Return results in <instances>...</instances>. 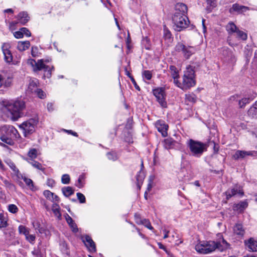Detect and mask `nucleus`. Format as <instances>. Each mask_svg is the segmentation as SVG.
Segmentation results:
<instances>
[{
    "label": "nucleus",
    "instance_id": "f8f14e48",
    "mask_svg": "<svg viewBox=\"0 0 257 257\" xmlns=\"http://www.w3.org/2000/svg\"><path fill=\"white\" fill-rule=\"evenodd\" d=\"M175 50L178 52H182L186 59H189L195 52V49L194 47L186 46L181 43H178L176 45Z\"/></svg>",
    "mask_w": 257,
    "mask_h": 257
},
{
    "label": "nucleus",
    "instance_id": "9d476101",
    "mask_svg": "<svg viewBox=\"0 0 257 257\" xmlns=\"http://www.w3.org/2000/svg\"><path fill=\"white\" fill-rule=\"evenodd\" d=\"M256 96V94L253 91H249L241 98L239 97L238 95H236L231 96L230 99L231 101H238L239 107L242 108L244 107L246 104L249 103Z\"/></svg>",
    "mask_w": 257,
    "mask_h": 257
},
{
    "label": "nucleus",
    "instance_id": "72a5a7b5",
    "mask_svg": "<svg viewBox=\"0 0 257 257\" xmlns=\"http://www.w3.org/2000/svg\"><path fill=\"white\" fill-rule=\"evenodd\" d=\"M61 190L63 195L66 197L73 194L74 192V189L70 186L64 187L62 188Z\"/></svg>",
    "mask_w": 257,
    "mask_h": 257
},
{
    "label": "nucleus",
    "instance_id": "c9c22d12",
    "mask_svg": "<svg viewBox=\"0 0 257 257\" xmlns=\"http://www.w3.org/2000/svg\"><path fill=\"white\" fill-rule=\"evenodd\" d=\"M248 114L252 117L257 116V100L249 109Z\"/></svg>",
    "mask_w": 257,
    "mask_h": 257
},
{
    "label": "nucleus",
    "instance_id": "aec40b11",
    "mask_svg": "<svg viewBox=\"0 0 257 257\" xmlns=\"http://www.w3.org/2000/svg\"><path fill=\"white\" fill-rule=\"evenodd\" d=\"M43 195L47 199L51 201L54 203L59 202L60 201L59 197L49 190H45L43 192Z\"/></svg>",
    "mask_w": 257,
    "mask_h": 257
},
{
    "label": "nucleus",
    "instance_id": "4d7b16f0",
    "mask_svg": "<svg viewBox=\"0 0 257 257\" xmlns=\"http://www.w3.org/2000/svg\"><path fill=\"white\" fill-rule=\"evenodd\" d=\"M47 109L50 112L53 111L55 110L54 103L52 102H48L47 104Z\"/></svg>",
    "mask_w": 257,
    "mask_h": 257
},
{
    "label": "nucleus",
    "instance_id": "a19ab883",
    "mask_svg": "<svg viewBox=\"0 0 257 257\" xmlns=\"http://www.w3.org/2000/svg\"><path fill=\"white\" fill-rule=\"evenodd\" d=\"M29 159L33 160L36 159L37 157V150L36 149H31L28 153Z\"/></svg>",
    "mask_w": 257,
    "mask_h": 257
},
{
    "label": "nucleus",
    "instance_id": "ea45409f",
    "mask_svg": "<svg viewBox=\"0 0 257 257\" xmlns=\"http://www.w3.org/2000/svg\"><path fill=\"white\" fill-rule=\"evenodd\" d=\"M32 225L33 228L36 230L38 231L39 233H43L42 228L41 227V224L39 221L37 220H35L32 222Z\"/></svg>",
    "mask_w": 257,
    "mask_h": 257
},
{
    "label": "nucleus",
    "instance_id": "cd10ccee",
    "mask_svg": "<svg viewBox=\"0 0 257 257\" xmlns=\"http://www.w3.org/2000/svg\"><path fill=\"white\" fill-rule=\"evenodd\" d=\"M6 163L9 166V167L13 171V173L19 178L21 176L19 169L15 165V163L13 162L11 160H7L5 161Z\"/></svg>",
    "mask_w": 257,
    "mask_h": 257
},
{
    "label": "nucleus",
    "instance_id": "0eeeda50",
    "mask_svg": "<svg viewBox=\"0 0 257 257\" xmlns=\"http://www.w3.org/2000/svg\"><path fill=\"white\" fill-rule=\"evenodd\" d=\"M172 21L175 27V29L177 31H181L186 28L189 24V21L186 15H180L174 14L172 17Z\"/></svg>",
    "mask_w": 257,
    "mask_h": 257
},
{
    "label": "nucleus",
    "instance_id": "4be33fe9",
    "mask_svg": "<svg viewBox=\"0 0 257 257\" xmlns=\"http://www.w3.org/2000/svg\"><path fill=\"white\" fill-rule=\"evenodd\" d=\"M39 81L37 79H31L28 88V92L33 94L35 90L38 89Z\"/></svg>",
    "mask_w": 257,
    "mask_h": 257
},
{
    "label": "nucleus",
    "instance_id": "bb28decb",
    "mask_svg": "<svg viewBox=\"0 0 257 257\" xmlns=\"http://www.w3.org/2000/svg\"><path fill=\"white\" fill-rule=\"evenodd\" d=\"M249 9L247 7L240 6L237 4H233L231 8L229 10V12L232 13L233 12H237L238 13H240L242 12H245L248 10Z\"/></svg>",
    "mask_w": 257,
    "mask_h": 257
},
{
    "label": "nucleus",
    "instance_id": "dca6fc26",
    "mask_svg": "<svg viewBox=\"0 0 257 257\" xmlns=\"http://www.w3.org/2000/svg\"><path fill=\"white\" fill-rule=\"evenodd\" d=\"M82 241L90 251H96V246L95 242L91 237L88 235H85L81 237Z\"/></svg>",
    "mask_w": 257,
    "mask_h": 257
},
{
    "label": "nucleus",
    "instance_id": "a211bd4d",
    "mask_svg": "<svg viewBox=\"0 0 257 257\" xmlns=\"http://www.w3.org/2000/svg\"><path fill=\"white\" fill-rule=\"evenodd\" d=\"M246 156H250L252 157H257V151H237L233 155L235 159L237 160L239 158H243Z\"/></svg>",
    "mask_w": 257,
    "mask_h": 257
},
{
    "label": "nucleus",
    "instance_id": "6ab92c4d",
    "mask_svg": "<svg viewBox=\"0 0 257 257\" xmlns=\"http://www.w3.org/2000/svg\"><path fill=\"white\" fill-rule=\"evenodd\" d=\"M244 243L249 251H257V239L251 237L245 240Z\"/></svg>",
    "mask_w": 257,
    "mask_h": 257
},
{
    "label": "nucleus",
    "instance_id": "774afa93",
    "mask_svg": "<svg viewBox=\"0 0 257 257\" xmlns=\"http://www.w3.org/2000/svg\"><path fill=\"white\" fill-rule=\"evenodd\" d=\"M229 56L230 57V61L231 63H233L235 61V57L234 55L232 54V52H231L229 53Z\"/></svg>",
    "mask_w": 257,
    "mask_h": 257
},
{
    "label": "nucleus",
    "instance_id": "9b49d317",
    "mask_svg": "<svg viewBox=\"0 0 257 257\" xmlns=\"http://www.w3.org/2000/svg\"><path fill=\"white\" fill-rule=\"evenodd\" d=\"M153 93L160 105L162 107H167V103L166 100L165 89L163 87H157L153 90Z\"/></svg>",
    "mask_w": 257,
    "mask_h": 257
},
{
    "label": "nucleus",
    "instance_id": "de8ad7c7",
    "mask_svg": "<svg viewBox=\"0 0 257 257\" xmlns=\"http://www.w3.org/2000/svg\"><path fill=\"white\" fill-rule=\"evenodd\" d=\"M9 211L12 213H16L18 211V208L15 204H10L8 206Z\"/></svg>",
    "mask_w": 257,
    "mask_h": 257
},
{
    "label": "nucleus",
    "instance_id": "79ce46f5",
    "mask_svg": "<svg viewBox=\"0 0 257 257\" xmlns=\"http://www.w3.org/2000/svg\"><path fill=\"white\" fill-rule=\"evenodd\" d=\"M235 34L238 38L242 40H245L247 39V34L244 32L239 30L238 29L235 32Z\"/></svg>",
    "mask_w": 257,
    "mask_h": 257
},
{
    "label": "nucleus",
    "instance_id": "c85d7f7f",
    "mask_svg": "<svg viewBox=\"0 0 257 257\" xmlns=\"http://www.w3.org/2000/svg\"><path fill=\"white\" fill-rule=\"evenodd\" d=\"M237 30L238 28L236 25L232 22H229L226 26V30L230 36L233 33H235Z\"/></svg>",
    "mask_w": 257,
    "mask_h": 257
},
{
    "label": "nucleus",
    "instance_id": "473e14b6",
    "mask_svg": "<svg viewBox=\"0 0 257 257\" xmlns=\"http://www.w3.org/2000/svg\"><path fill=\"white\" fill-rule=\"evenodd\" d=\"M233 231L236 234L240 236H243L245 232L241 224H236L233 228Z\"/></svg>",
    "mask_w": 257,
    "mask_h": 257
},
{
    "label": "nucleus",
    "instance_id": "a18cd8bd",
    "mask_svg": "<svg viewBox=\"0 0 257 257\" xmlns=\"http://www.w3.org/2000/svg\"><path fill=\"white\" fill-rule=\"evenodd\" d=\"M29 230H30V229L23 225H20L19 226L18 231L20 234H26V233H27Z\"/></svg>",
    "mask_w": 257,
    "mask_h": 257
},
{
    "label": "nucleus",
    "instance_id": "bf43d9fd",
    "mask_svg": "<svg viewBox=\"0 0 257 257\" xmlns=\"http://www.w3.org/2000/svg\"><path fill=\"white\" fill-rule=\"evenodd\" d=\"M71 229V230L74 232L76 233L78 231V228L77 227V226L75 222H73L72 223L70 224L69 225Z\"/></svg>",
    "mask_w": 257,
    "mask_h": 257
},
{
    "label": "nucleus",
    "instance_id": "09e8293b",
    "mask_svg": "<svg viewBox=\"0 0 257 257\" xmlns=\"http://www.w3.org/2000/svg\"><path fill=\"white\" fill-rule=\"evenodd\" d=\"M32 253L35 257H44V254L41 251L40 249L38 248H35L32 251Z\"/></svg>",
    "mask_w": 257,
    "mask_h": 257
},
{
    "label": "nucleus",
    "instance_id": "5fc2aeb1",
    "mask_svg": "<svg viewBox=\"0 0 257 257\" xmlns=\"http://www.w3.org/2000/svg\"><path fill=\"white\" fill-rule=\"evenodd\" d=\"M36 236L35 234H30L29 236H27L26 240L31 244H34L35 242Z\"/></svg>",
    "mask_w": 257,
    "mask_h": 257
},
{
    "label": "nucleus",
    "instance_id": "ddd939ff",
    "mask_svg": "<svg viewBox=\"0 0 257 257\" xmlns=\"http://www.w3.org/2000/svg\"><path fill=\"white\" fill-rule=\"evenodd\" d=\"M10 48L11 44L9 43H4L2 45L4 60L7 63H10L13 61V56Z\"/></svg>",
    "mask_w": 257,
    "mask_h": 257
},
{
    "label": "nucleus",
    "instance_id": "6e6d98bb",
    "mask_svg": "<svg viewBox=\"0 0 257 257\" xmlns=\"http://www.w3.org/2000/svg\"><path fill=\"white\" fill-rule=\"evenodd\" d=\"M76 195L80 203H84L85 202V197L83 194L78 192L76 194Z\"/></svg>",
    "mask_w": 257,
    "mask_h": 257
},
{
    "label": "nucleus",
    "instance_id": "2f4dec72",
    "mask_svg": "<svg viewBox=\"0 0 257 257\" xmlns=\"http://www.w3.org/2000/svg\"><path fill=\"white\" fill-rule=\"evenodd\" d=\"M8 226V217L7 215L0 213V228H6Z\"/></svg>",
    "mask_w": 257,
    "mask_h": 257
},
{
    "label": "nucleus",
    "instance_id": "864d4df0",
    "mask_svg": "<svg viewBox=\"0 0 257 257\" xmlns=\"http://www.w3.org/2000/svg\"><path fill=\"white\" fill-rule=\"evenodd\" d=\"M185 98L187 100L193 103L195 102L196 99V97L194 94H186Z\"/></svg>",
    "mask_w": 257,
    "mask_h": 257
},
{
    "label": "nucleus",
    "instance_id": "49530a36",
    "mask_svg": "<svg viewBox=\"0 0 257 257\" xmlns=\"http://www.w3.org/2000/svg\"><path fill=\"white\" fill-rule=\"evenodd\" d=\"M84 179L85 176L84 175L82 174L80 175L75 185L79 188H82L83 186V183L82 182V181L84 180Z\"/></svg>",
    "mask_w": 257,
    "mask_h": 257
},
{
    "label": "nucleus",
    "instance_id": "1a4fd4ad",
    "mask_svg": "<svg viewBox=\"0 0 257 257\" xmlns=\"http://www.w3.org/2000/svg\"><path fill=\"white\" fill-rule=\"evenodd\" d=\"M38 122V120L36 118H30L20 125V128L23 130L25 137L34 132Z\"/></svg>",
    "mask_w": 257,
    "mask_h": 257
},
{
    "label": "nucleus",
    "instance_id": "2eb2a0df",
    "mask_svg": "<svg viewBox=\"0 0 257 257\" xmlns=\"http://www.w3.org/2000/svg\"><path fill=\"white\" fill-rule=\"evenodd\" d=\"M237 194L241 196L243 195V192L242 188L240 186L237 185H234L232 188L228 189L225 192L227 199H229L231 197Z\"/></svg>",
    "mask_w": 257,
    "mask_h": 257
},
{
    "label": "nucleus",
    "instance_id": "7ed1b4c3",
    "mask_svg": "<svg viewBox=\"0 0 257 257\" xmlns=\"http://www.w3.org/2000/svg\"><path fill=\"white\" fill-rule=\"evenodd\" d=\"M20 137L17 130L13 125H4L0 126V140L3 143L0 145L4 146V143L12 146L14 144V140Z\"/></svg>",
    "mask_w": 257,
    "mask_h": 257
},
{
    "label": "nucleus",
    "instance_id": "4468645a",
    "mask_svg": "<svg viewBox=\"0 0 257 257\" xmlns=\"http://www.w3.org/2000/svg\"><path fill=\"white\" fill-rule=\"evenodd\" d=\"M163 146L165 149L167 150L175 148L178 149H181L182 148V145L181 143L175 141L171 138H167L164 140L163 142Z\"/></svg>",
    "mask_w": 257,
    "mask_h": 257
},
{
    "label": "nucleus",
    "instance_id": "e2e57ef3",
    "mask_svg": "<svg viewBox=\"0 0 257 257\" xmlns=\"http://www.w3.org/2000/svg\"><path fill=\"white\" fill-rule=\"evenodd\" d=\"M22 32H23V34L24 36L25 35L27 37H30L31 36V32L26 28H22Z\"/></svg>",
    "mask_w": 257,
    "mask_h": 257
},
{
    "label": "nucleus",
    "instance_id": "c03bdc74",
    "mask_svg": "<svg viewBox=\"0 0 257 257\" xmlns=\"http://www.w3.org/2000/svg\"><path fill=\"white\" fill-rule=\"evenodd\" d=\"M141 224L144 225L146 227L148 228V229H149L153 231L154 230V228L151 225L150 221L148 219H143L142 223H141Z\"/></svg>",
    "mask_w": 257,
    "mask_h": 257
},
{
    "label": "nucleus",
    "instance_id": "c756f323",
    "mask_svg": "<svg viewBox=\"0 0 257 257\" xmlns=\"http://www.w3.org/2000/svg\"><path fill=\"white\" fill-rule=\"evenodd\" d=\"M58 203V202H56L53 204L52 206V210L54 215L58 218V219H61V214L60 213V207Z\"/></svg>",
    "mask_w": 257,
    "mask_h": 257
},
{
    "label": "nucleus",
    "instance_id": "e433bc0d",
    "mask_svg": "<svg viewBox=\"0 0 257 257\" xmlns=\"http://www.w3.org/2000/svg\"><path fill=\"white\" fill-rule=\"evenodd\" d=\"M33 94L36 95L38 98L42 99H45L47 97L46 92L40 88H38L36 90L35 92Z\"/></svg>",
    "mask_w": 257,
    "mask_h": 257
},
{
    "label": "nucleus",
    "instance_id": "8fccbe9b",
    "mask_svg": "<svg viewBox=\"0 0 257 257\" xmlns=\"http://www.w3.org/2000/svg\"><path fill=\"white\" fill-rule=\"evenodd\" d=\"M142 75L143 77L148 80H151L152 77V73L149 70L144 71L143 72Z\"/></svg>",
    "mask_w": 257,
    "mask_h": 257
},
{
    "label": "nucleus",
    "instance_id": "37998d69",
    "mask_svg": "<svg viewBox=\"0 0 257 257\" xmlns=\"http://www.w3.org/2000/svg\"><path fill=\"white\" fill-rule=\"evenodd\" d=\"M107 158L111 161H114L118 159V156L116 153L114 152H110L107 154Z\"/></svg>",
    "mask_w": 257,
    "mask_h": 257
},
{
    "label": "nucleus",
    "instance_id": "b1692460",
    "mask_svg": "<svg viewBox=\"0 0 257 257\" xmlns=\"http://www.w3.org/2000/svg\"><path fill=\"white\" fill-rule=\"evenodd\" d=\"M25 160H26L27 162H28L30 164H31L33 167L35 168L41 170L43 172H44L45 171V168L43 167V166L39 162L36 161L34 160H31L29 159L28 158H23Z\"/></svg>",
    "mask_w": 257,
    "mask_h": 257
},
{
    "label": "nucleus",
    "instance_id": "69168bd1",
    "mask_svg": "<svg viewBox=\"0 0 257 257\" xmlns=\"http://www.w3.org/2000/svg\"><path fill=\"white\" fill-rule=\"evenodd\" d=\"M55 184V181L52 179H48L47 180V185L51 187H53Z\"/></svg>",
    "mask_w": 257,
    "mask_h": 257
},
{
    "label": "nucleus",
    "instance_id": "13d9d810",
    "mask_svg": "<svg viewBox=\"0 0 257 257\" xmlns=\"http://www.w3.org/2000/svg\"><path fill=\"white\" fill-rule=\"evenodd\" d=\"M207 5L210 7L209 9L213 8L216 6V0H206Z\"/></svg>",
    "mask_w": 257,
    "mask_h": 257
},
{
    "label": "nucleus",
    "instance_id": "a878e982",
    "mask_svg": "<svg viewBox=\"0 0 257 257\" xmlns=\"http://www.w3.org/2000/svg\"><path fill=\"white\" fill-rule=\"evenodd\" d=\"M29 17L28 14L26 12H22L19 14L17 17V19L19 23L24 25L27 23L29 20Z\"/></svg>",
    "mask_w": 257,
    "mask_h": 257
},
{
    "label": "nucleus",
    "instance_id": "7c9ffc66",
    "mask_svg": "<svg viewBox=\"0 0 257 257\" xmlns=\"http://www.w3.org/2000/svg\"><path fill=\"white\" fill-rule=\"evenodd\" d=\"M30 46L29 41H20L17 45V49L20 51H24L28 49Z\"/></svg>",
    "mask_w": 257,
    "mask_h": 257
},
{
    "label": "nucleus",
    "instance_id": "603ef678",
    "mask_svg": "<svg viewBox=\"0 0 257 257\" xmlns=\"http://www.w3.org/2000/svg\"><path fill=\"white\" fill-rule=\"evenodd\" d=\"M144 177V173L141 172H140L137 175L136 179L138 181V186L139 188H140V183L142 182Z\"/></svg>",
    "mask_w": 257,
    "mask_h": 257
},
{
    "label": "nucleus",
    "instance_id": "680f3d73",
    "mask_svg": "<svg viewBox=\"0 0 257 257\" xmlns=\"http://www.w3.org/2000/svg\"><path fill=\"white\" fill-rule=\"evenodd\" d=\"M64 216H65L66 221L69 225L70 224L72 223L73 222H74V221L73 220V219L68 214L66 213L64 215Z\"/></svg>",
    "mask_w": 257,
    "mask_h": 257
},
{
    "label": "nucleus",
    "instance_id": "4c0bfd02",
    "mask_svg": "<svg viewBox=\"0 0 257 257\" xmlns=\"http://www.w3.org/2000/svg\"><path fill=\"white\" fill-rule=\"evenodd\" d=\"M143 46L147 50H150L151 44L150 39L148 37L143 38L142 42Z\"/></svg>",
    "mask_w": 257,
    "mask_h": 257
},
{
    "label": "nucleus",
    "instance_id": "f257e3e1",
    "mask_svg": "<svg viewBox=\"0 0 257 257\" xmlns=\"http://www.w3.org/2000/svg\"><path fill=\"white\" fill-rule=\"evenodd\" d=\"M2 105L3 111L13 121H17L24 115L26 104L21 98L4 100Z\"/></svg>",
    "mask_w": 257,
    "mask_h": 257
},
{
    "label": "nucleus",
    "instance_id": "423d86ee",
    "mask_svg": "<svg viewBox=\"0 0 257 257\" xmlns=\"http://www.w3.org/2000/svg\"><path fill=\"white\" fill-rule=\"evenodd\" d=\"M49 62V60L48 59H40L36 62L34 59H29L27 63L33 67L35 71L43 69L45 72L43 77L44 78H50L51 76V72L54 69V67L52 66L50 68L49 66L45 64V63H48Z\"/></svg>",
    "mask_w": 257,
    "mask_h": 257
},
{
    "label": "nucleus",
    "instance_id": "20e7f679",
    "mask_svg": "<svg viewBox=\"0 0 257 257\" xmlns=\"http://www.w3.org/2000/svg\"><path fill=\"white\" fill-rule=\"evenodd\" d=\"M195 84L194 68L192 66H188L184 71L182 82L179 81L176 86L185 90L194 86Z\"/></svg>",
    "mask_w": 257,
    "mask_h": 257
},
{
    "label": "nucleus",
    "instance_id": "052dcab7",
    "mask_svg": "<svg viewBox=\"0 0 257 257\" xmlns=\"http://www.w3.org/2000/svg\"><path fill=\"white\" fill-rule=\"evenodd\" d=\"M14 36L15 38L17 39H20L23 38L24 35L23 34V32H22V28L20 30V31L15 32L14 33Z\"/></svg>",
    "mask_w": 257,
    "mask_h": 257
},
{
    "label": "nucleus",
    "instance_id": "6e6552de",
    "mask_svg": "<svg viewBox=\"0 0 257 257\" xmlns=\"http://www.w3.org/2000/svg\"><path fill=\"white\" fill-rule=\"evenodd\" d=\"M14 77L11 73L3 72L0 73V89L6 91L13 85Z\"/></svg>",
    "mask_w": 257,
    "mask_h": 257
},
{
    "label": "nucleus",
    "instance_id": "58836bf2",
    "mask_svg": "<svg viewBox=\"0 0 257 257\" xmlns=\"http://www.w3.org/2000/svg\"><path fill=\"white\" fill-rule=\"evenodd\" d=\"M1 179L3 182L6 187H7L10 190L15 189V186L13 184L11 183L9 180L5 179L4 178L2 177H1Z\"/></svg>",
    "mask_w": 257,
    "mask_h": 257
},
{
    "label": "nucleus",
    "instance_id": "3c124183",
    "mask_svg": "<svg viewBox=\"0 0 257 257\" xmlns=\"http://www.w3.org/2000/svg\"><path fill=\"white\" fill-rule=\"evenodd\" d=\"M70 176L68 174H64L61 177V182L64 184H68L70 183Z\"/></svg>",
    "mask_w": 257,
    "mask_h": 257
},
{
    "label": "nucleus",
    "instance_id": "f03ea898",
    "mask_svg": "<svg viewBox=\"0 0 257 257\" xmlns=\"http://www.w3.org/2000/svg\"><path fill=\"white\" fill-rule=\"evenodd\" d=\"M229 244L223 238L218 241L212 240H203L198 243L195 247L197 252L202 254H207L212 252L216 249L222 251L227 249Z\"/></svg>",
    "mask_w": 257,
    "mask_h": 257
},
{
    "label": "nucleus",
    "instance_id": "412c9836",
    "mask_svg": "<svg viewBox=\"0 0 257 257\" xmlns=\"http://www.w3.org/2000/svg\"><path fill=\"white\" fill-rule=\"evenodd\" d=\"M187 13V7L186 5L183 3H177L175 6V12L174 14L186 15Z\"/></svg>",
    "mask_w": 257,
    "mask_h": 257
},
{
    "label": "nucleus",
    "instance_id": "5701e85b",
    "mask_svg": "<svg viewBox=\"0 0 257 257\" xmlns=\"http://www.w3.org/2000/svg\"><path fill=\"white\" fill-rule=\"evenodd\" d=\"M171 76L174 79V84L177 85L179 78V71L177 68L173 65H171L169 67Z\"/></svg>",
    "mask_w": 257,
    "mask_h": 257
},
{
    "label": "nucleus",
    "instance_id": "f704fd0d",
    "mask_svg": "<svg viewBox=\"0 0 257 257\" xmlns=\"http://www.w3.org/2000/svg\"><path fill=\"white\" fill-rule=\"evenodd\" d=\"M23 179L24 181L25 182L27 186L31 190H35V186L34 185L33 181L30 178H28L25 176H23L22 175L20 176Z\"/></svg>",
    "mask_w": 257,
    "mask_h": 257
},
{
    "label": "nucleus",
    "instance_id": "0e129e2a",
    "mask_svg": "<svg viewBox=\"0 0 257 257\" xmlns=\"http://www.w3.org/2000/svg\"><path fill=\"white\" fill-rule=\"evenodd\" d=\"M135 220L136 222L138 224H141V223H142L143 219H141L139 214H135Z\"/></svg>",
    "mask_w": 257,
    "mask_h": 257
},
{
    "label": "nucleus",
    "instance_id": "393cba45",
    "mask_svg": "<svg viewBox=\"0 0 257 257\" xmlns=\"http://www.w3.org/2000/svg\"><path fill=\"white\" fill-rule=\"evenodd\" d=\"M248 206V202L246 200L240 201L237 204H235L233 206V209L234 211L239 212L243 211Z\"/></svg>",
    "mask_w": 257,
    "mask_h": 257
},
{
    "label": "nucleus",
    "instance_id": "338daca9",
    "mask_svg": "<svg viewBox=\"0 0 257 257\" xmlns=\"http://www.w3.org/2000/svg\"><path fill=\"white\" fill-rule=\"evenodd\" d=\"M64 131L66 132L68 134L73 135V136L78 137V135H77V133L74 132L72 131V130H64Z\"/></svg>",
    "mask_w": 257,
    "mask_h": 257
},
{
    "label": "nucleus",
    "instance_id": "f3484780",
    "mask_svg": "<svg viewBox=\"0 0 257 257\" xmlns=\"http://www.w3.org/2000/svg\"><path fill=\"white\" fill-rule=\"evenodd\" d=\"M155 126L163 137L167 136L168 125L163 120H158L155 122Z\"/></svg>",
    "mask_w": 257,
    "mask_h": 257
},
{
    "label": "nucleus",
    "instance_id": "39448f33",
    "mask_svg": "<svg viewBox=\"0 0 257 257\" xmlns=\"http://www.w3.org/2000/svg\"><path fill=\"white\" fill-rule=\"evenodd\" d=\"M190 154L196 158H200L207 150L208 145L201 142L189 139L186 143Z\"/></svg>",
    "mask_w": 257,
    "mask_h": 257
}]
</instances>
